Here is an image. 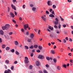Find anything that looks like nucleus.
Wrapping results in <instances>:
<instances>
[{"label":"nucleus","mask_w":73,"mask_h":73,"mask_svg":"<svg viewBox=\"0 0 73 73\" xmlns=\"http://www.w3.org/2000/svg\"><path fill=\"white\" fill-rule=\"evenodd\" d=\"M10 28V25H9L8 24H6L5 26H3L2 27V29L3 30H7V29H8L9 28Z\"/></svg>","instance_id":"nucleus-1"},{"label":"nucleus","mask_w":73,"mask_h":73,"mask_svg":"<svg viewBox=\"0 0 73 73\" xmlns=\"http://www.w3.org/2000/svg\"><path fill=\"white\" fill-rule=\"evenodd\" d=\"M25 58L26 59L25 60V62L26 63V64H28V63H29V59L27 57H25Z\"/></svg>","instance_id":"nucleus-2"},{"label":"nucleus","mask_w":73,"mask_h":73,"mask_svg":"<svg viewBox=\"0 0 73 73\" xmlns=\"http://www.w3.org/2000/svg\"><path fill=\"white\" fill-rule=\"evenodd\" d=\"M55 20H56V21L54 22V24L55 25H57V24L58 23V21H59V20H58V19L57 18H56L55 19Z\"/></svg>","instance_id":"nucleus-3"},{"label":"nucleus","mask_w":73,"mask_h":73,"mask_svg":"<svg viewBox=\"0 0 73 73\" xmlns=\"http://www.w3.org/2000/svg\"><path fill=\"white\" fill-rule=\"evenodd\" d=\"M38 58H40V59H41V60H42V59L44 58V56H43L42 55H39L38 56Z\"/></svg>","instance_id":"nucleus-4"},{"label":"nucleus","mask_w":73,"mask_h":73,"mask_svg":"<svg viewBox=\"0 0 73 73\" xmlns=\"http://www.w3.org/2000/svg\"><path fill=\"white\" fill-rule=\"evenodd\" d=\"M11 73V70L10 69H8L7 70H6L5 71L4 73Z\"/></svg>","instance_id":"nucleus-5"},{"label":"nucleus","mask_w":73,"mask_h":73,"mask_svg":"<svg viewBox=\"0 0 73 73\" xmlns=\"http://www.w3.org/2000/svg\"><path fill=\"white\" fill-rule=\"evenodd\" d=\"M44 17H46V15H44V16H42L41 17V18L42 19L43 21L45 22L46 21V18Z\"/></svg>","instance_id":"nucleus-6"},{"label":"nucleus","mask_w":73,"mask_h":73,"mask_svg":"<svg viewBox=\"0 0 73 73\" xmlns=\"http://www.w3.org/2000/svg\"><path fill=\"white\" fill-rule=\"evenodd\" d=\"M11 7L12 8V9H14L15 11H16V7L15 6H14L13 4L11 5Z\"/></svg>","instance_id":"nucleus-7"},{"label":"nucleus","mask_w":73,"mask_h":73,"mask_svg":"<svg viewBox=\"0 0 73 73\" xmlns=\"http://www.w3.org/2000/svg\"><path fill=\"white\" fill-rule=\"evenodd\" d=\"M28 25H24V29L25 30H27V29L28 28Z\"/></svg>","instance_id":"nucleus-8"},{"label":"nucleus","mask_w":73,"mask_h":73,"mask_svg":"<svg viewBox=\"0 0 73 73\" xmlns=\"http://www.w3.org/2000/svg\"><path fill=\"white\" fill-rule=\"evenodd\" d=\"M47 3L48 6H51V5H52V3L50 2V1H48Z\"/></svg>","instance_id":"nucleus-9"},{"label":"nucleus","mask_w":73,"mask_h":73,"mask_svg":"<svg viewBox=\"0 0 73 73\" xmlns=\"http://www.w3.org/2000/svg\"><path fill=\"white\" fill-rule=\"evenodd\" d=\"M0 35H4V32L2 30H1L0 31Z\"/></svg>","instance_id":"nucleus-10"},{"label":"nucleus","mask_w":73,"mask_h":73,"mask_svg":"<svg viewBox=\"0 0 73 73\" xmlns=\"http://www.w3.org/2000/svg\"><path fill=\"white\" fill-rule=\"evenodd\" d=\"M48 28L51 31H53L54 30V29H53V27L50 26L48 27Z\"/></svg>","instance_id":"nucleus-11"},{"label":"nucleus","mask_w":73,"mask_h":73,"mask_svg":"<svg viewBox=\"0 0 73 73\" xmlns=\"http://www.w3.org/2000/svg\"><path fill=\"white\" fill-rule=\"evenodd\" d=\"M46 59L47 60H52V58H49V57H46Z\"/></svg>","instance_id":"nucleus-12"},{"label":"nucleus","mask_w":73,"mask_h":73,"mask_svg":"<svg viewBox=\"0 0 73 73\" xmlns=\"http://www.w3.org/2000/svg\"><path fill=\"white\" fill-rule=\"evenodd\" d=\"M36 66H39V65H40V63H39V62L38 61H36Z\"/></svg>","instance_id":"nucleus-13"},{"label":"nucleus","mask_w":73,"mask_h":73,"mask_svg":"<svg viewBox=\"0 0 73 73\" xmlns=\"http://www.w3.org/2000/svg\"><path fill=\"white\" fill-rule=\"evenodd\" d=\"M32 10L34 12H35L36 10V8L35 7H33L32 9Z\"/></svg>","instance_id":"nucleus-14"},{"label":"nucleus","mask_w":73,"mask_h":73,"mask_svg":"<svg viewBox=\"0 0 73 73\" xmlns=\"http://www.w3.org/2000/svg\"><path fill=\"white\" fill-rule=\"evenodd\" d=\"M10 15L12 17H15V15H14V14L12 13H11Z\"/></svg>","instance_id":"nucleus-15"},{"label":"nucleus","mask_w":73,"mask_h":73,"mask_svg":"<svg viewBox=\"0 0 73 73\" xmlns=\"http://www.w3.org/2000/svg\"><path fill=\"white\" fill-rule=\"evenodd\" d=\"M50 53H52V54H54L55 53L54 50H51L50 51Z\"/></svg>","instance_id":"nucleus-16"},{"label":"nucleus","mask_w":73,"mask_h":73,"mask_svg":"<svg viewBox=\"0 0 73 73\" xmlns=\"http://www.w3.org/2000/svg\"><path fill=\"white\" fill-rule=\"evenodd\" d=\"M34 35L33 34H31L30 35V37H31V38H33V37H34Z\"/></svg>","instance_id":"nucleus-17"},{"label":"nucleus","mask_w":73,"mask_h":73,"mask_svg":"<svg viewBox=\"0 0 73 73\" xmlns=\"http://www.w3.org/2000/svg\"><path fill=\"white\" fill-rule=\"evenodd\" d=\"M57 69L58 70H61V67L59 66H58L57 67Z\"/></svg>","instance_id":"nucleus-18"},{"label":"nucleus","mask_w":73,"mask_h":73,"mask_svg":"<svg viewBox=\"0 0 73 73\" xmlns=\"http://www.w3.org/2000/svg\"><path fill=\"white\" fill-rule=\"evenodd\" d=\"M49 17H54V15H53L52 14H51L49 15Z\"/></svg>","instance_id":"nucleus-19"},{"label":"nucleus","mask_w":73,"mask_h":73,"mask_svg":"<svg viewBox=\"0 0 73 73\" xmlns=\"http://www.w3.org/2000/svg\"><path fill=\"white\" fill-rule=\"evenodd\" d=\"M38 48L40 49V50H42V46H38Z\"/></svg>","instance_id":"nucleus-20"},{"label":"nucleus","mask_w":73,"mask_h":73,"mask_svg":"<svg viewBox=\"0 0 73 73\" xmlns=\"http://www.w3.org/2000/svg\"><path fill=\"white\" fill-rule=\"evenodd\" d=\"M15 43L16 45H19V42L17 41H15Z\"/></svg>","instance_id":"nucleus-21"},{"label":"nucleus","mask_w":73,"mask_h":73,"mask_svg":"<svg viewBox=\"0 0 73 73\" xmlns=\"http://www.w3.org/2000/svg\"><path fill=\"white\" fill-rule=\"evenodd\" d=\"M5 46L6 45L5 44H3L2 46V47L3 49H4L5 48Z\"/></svg>","instance_id":"nucleus-22"},{"label":"nucleus","mask_w":73,"mask_h":73,"mask_svg":"<svg viewBox=\"0 0 73 73\" xmlns=\"http://www.w3.org/2000/svg\"><path fill=\"white\" fill-rule=\"evenodd\" d=\"M34 47L35 48H38V46L37 45H35L34 46Z\"/></svg>","instance_id":"nucleus-23"},{"label":"nucleus","mask_w":73,"mask_h":73,"mask_svg":"<svg viewBox=\"0 0 73 73\" xmlns=\"http://www.w3.org/2000/svg\"><path fill=\"white\" fill-rule=\"evenodd\" d=\"M33 68V66L32 65H30L29 67V69H32Z\"/></svg>","instance_id":"nucleus-24"},{"label":"nucleus","mask_w":73,"mask_h":73,"mask_svg":"<svg viewBox=\"0 0 73 73\" xmlns=\"http://www.w3.org/2000/svg\"><path fill=\"white\" fill-rule=\"evenodd\" d=\"M29 48H30V49H33V45H32L30 47H29Z\"/></svg>","instance_id":"nucleus-25"},{"label":"nucleus","mask_w":73,"mask_h":73,"mask_svg":"<svg viewBox=\"0 0 73 73\" xmlns=\"http://www.w3.org/2000/svg\"><path fill=\"white\" fill-rule=\"evenodd\" d=\"M5 62H6V63H7V64H9V61L8 60H6L5 61Z\"/></svg>","instance_id":"nucleus-26"},{"label":"nucleus","mask_w":73,"mask_h":73,"mask_svg":"<svg viewBox=\"0 0 73 73\" xmlns=\"http://www.w3.org/2000/svg\"><path fill=\"white\" fill-rule=\"evenodd\" d=\"M27 41L28 42H31V39L30 38H28V40H27Z\"/></svg>","instance_id":"nucleus-27"},{"label":"nucleus","mask_w":73,"mask_h":73,"mask_svg":"<svg viewBox=\"0 0 73 73\" xmlns=\"http://www.w3.org/2000/svg\"><path fill=\"white\" fill-rule=\"evenodd\" d=\"M10 49L9 47H7L6 48V50H9Z\"/></svg>","instance_id":"nucleus-28"},{"label":"nucleus","mask_w":73,"mask_h":73,"mask_svg":"<svg viewBox=\"0 0 73 73\" xmlns=\"http://www.w3.org/2000/svg\"><path fill=\"white\" fill-rule=\"evenodd\" d=\"M12 21L13 23H14L15 24H16V22L14 19L12 20Z\"/></svg>","instance_id":"nucleus-29"},{"label":"nucleus","mask_w":73,"mask_h":73,"mask_svg":"<svg viewBox=\"0 0 73 73\" xmlns=\"http://www.w3.org/2000/svg\"><path fill=\"white\" fill-rule=\"evenodd\" d=\"M16 54H17V55H19L20 54L19 53V52H18V51H16Z\"/></svg>","instance_id":"nucleus-30"},{"label":"nucleus","mask_w":73,"mask_h":73,"mask_svg":"<svg viewBox=\"0 0 73 73\" xmlns=\"http://www.w3.org/2000/svg\"><path fill=\"white\" fill-rule=\"evenodd\" d=\"M30 6L31 7H33L34 5L32 4H31L30 5Z\"/></svg>","instance_id":"nucleus-31"},{"label":"nucleus","mask_w":73,"mask_h":73,"mask_svg":"<svg viewBox=\"0 0 73 73\" xmlns=\"http://www.w3.org/2000/svg\"><path fill=\"white\" fill-rule=\"evenodd\" d=\"M63 66L65 68H66V64H64L63 65Z\"/></svg>","instance_id":"nucleus-32"},{"label":"nucleus","mask_w":73,"mask_h":73,"mask_svg":"<svg viewBox=\"0 0 73 73\" xmlns=\"http://www.w3.org/2000/svg\"><path fill=\"white\" fill-rule=\"evenodd\" d=\"M52 7L53 8H56V6L55 5H53L52 6Z\"/></svg>","instance_id":"nucleus-33"},{"label":"nucleus","mask_w":73,"mask_h":73,"mask_svg":"<svg viewBox=\"0 0 73 73\" xmlns=\"http://www.w3.org/2000/svg\"><path fill=\"white\" fill-rule=\"evenodd\" d=\"M21 31L22 32H24V29H21Z\"/></svg>","instance_id":"nucleus-34"},{"label":"nucleus","mask_w":73,"mask_h":73,"mask_svg":"<svg viewBox=\"0 0 73 73\" xmlns=\"http://www.w3.org/2000/svg\"><path fill=\"white\" fill-rule=\"evenodd\" d=\"M25 47L26 49H29V48H28V46H25Z\"/></svg>","instance_id":"nucleus-35"},{"label":"nucleus","mask_w":73,"mask_h":73,"mask_svg":"<svg viewBox=\"0 0 73 73\" xmlns=\"http://www.w3.org/2000/svg\"><path fill=\"white\" fill-rule=\"evenodd\" d=\"M60 18H61V20L62 21H64V19L62 18V17H60Z\"/></svg>","instance_id":"nucleus-36"},{"label":"nucleus","mask_w":73,"mask_h":73,"mask_svg":"<svg viewBox=\"0 0 73 73\" xmlns=\"http://www.w3.org/2000/svg\"><path fill=\"white\" fill-rule=\"evenodd\" d=\"M11 52L13 53L15 52V50L14 49H12V50H11Z\"/></svg>","instance_id":"nucleus-37"},{"label":"nucleus","mask_w":73,"mask_h":73,"mask_svg":"<svg viewBox=\"0 0 73 73\" xmlns=\"http://www.w3.org/2000/svg\"><path fill=\"white\" fill-rule=\"evenodd\" d=\"M36 52H37L38 53H40V52H41V51H40V50H36Z\"/></svg>","instance_id":"nucleus-38"},{"label":"nucleus","mask_w":73,"mask_h":73,"mask_svg":"<svg viewBox=\"0 0 73 73\" xmlns=\"http://www.w3.org/2000/svg\"><path fill=\"white\" fill-rule=\"evenodd\" d=\"M73 60L72 59H70V62H71V63H73Z\"/></svg>","instance_id":"nucleus-39"},{"label":"nucleus","mask_w":73,"mask_h":73,"mask_svg":"<svg viewBox=\"0 0 73 73\" xmlns=\"http://www.w3.org/2000/svg\"><path fill=\"white\" fill-rule=\"evenodd\" d=\"M53 61H54V63H56V61L57 60H56V59H54Z\"/></svg>","instance_id":"nucleus-40"},{"label":"nucleus","mask_w":73,"mask_h":73,"mask_svg":"<svg viewBox=\"0 0 73 73\" xmlns=\"http://www.w3.org/2000/svg\"><path fill=\"white\" fill-rule=\"evenodd\" d=\"M52 15H55V14L54 13V11H53L52 12Z\"/></svg>","instance_id":"nucleus-41"},{"label":"nucleus","mask_w":73,"mask_h":73,"mask_svg":"<svg viewBox=\"0 0 73 73\" xmlns=\"http://www.w3.org/2000/svg\"><path fill=\"white\" fill-rule=\"evenodd\" d=\"M63 27L64 28H65V27H66V25L65 24H64L63 25Z\"/></svg>","instance_id":"nucleus-42"},{"label":"nucleus","mask_w":73,"mask_h":73,"mask_svg":"<svg viewBox=\"0 0 73 73\" xmlns=\"http://www.w3.org/2000/svg\"><path fill=\"white\" fill-rule=\"evenodd\" d=\"M43 72L44 73H48V72L46 70H44L43 71Z\"/></svg>","instance_id":"nucleus-43"},{"label":"nucleus","mask_w":73,"mask_h":73,"mask_svg":"<svg viewBox=\"0 0 73 73\" xmlns=\"http://www.w3.org/2000/svg\"><path fill=\"white\" fill-rule=\"evenodd\" d=\"M69 41H70L71 42H72V41H73V40L72 39H71L70 38H69Z\"/></svg>","instance_id":"nucleus-44"},{"label":"nucleus","mask_w":73,"mask_h":73,"mask_svg":"<svg viewBox=\"0 0 73 73\" xmlns=\"http://www.w3.org/2000/svg\"><path fill=\"white\" fill-rule=\"evenodd\" d=\"M46 66L47 68H49V65L48 64H47L46 65Z\"/></svg>","instance_id":"nucleus-45"},{"label":"nucleus","mask_w":73,"mask_h":73,"mask_svg":"<svg viewBox=\"0 0 73 73\" xmlns=\"http://www.w3.org/2000/svg\"><path fill=\"white\" fill-rule=\"evenodd\" d=\"M14 64H17V61H15L14 62Z\"/></svg>","instance_id":"nucleus-46"},{"label":"nucleus","mask_w":73,"mask_h":73,"mask_svg":"<svg viewBox=\"0 0 73 73\" xmlns=\"http://www.w3.org/2000/svg\"><path fill=\"white\" fill-rule=\"evenodd\" d=\"M54 27L55 28V29H57V26L56 25H55Z\"/></svg>","instance_id":"nucleus-47"},{"label":"nucleus","mask_w":73,"mask_h":73,"mask_svg":"<svg viewBox=\"0 0 73 73\" xmlns=\"http://www.w3.org/2000/svg\"><path fill=\"white\" fill-rule=\"evenodd\" d=\"M29 32H26V35L27 36H28V35H29Z\"/></svg>","instance_id":"nucleus-48"},{"label":"nucleus","mask_w":73,"mask_h":73,"mask_svg":"<svg viewBox=\"0 0 73 73\" xmlns=\"http://www.w3.org/2000/svg\"><path fill=\"white\" fill-rule=\"evenodd\" d=\"M14 68V66H12L11 67V70H13V69Z\"/></svg>","instance_id":"nucleus-49"},{"label":"nucleus","mask_w":73,"mask_h":73,"mask_svg":"<svg viewBox=\"0 0 73 73\" xmlns=\"http://www.w3.org/2000/svg\"><path fill=\"white\" fill-rule=\"evenodd\" d=\"M13 34V33L12 32H11L9 33V35H12Z\"/></svg>","instance_id":"nucleus-50"},{"label":"nucleus","mask_w":73,"mask_h":73,"mask_svg":"<svg viewBox=\"0 0 73 73\" xmlns=\"http://www.w3.org/2000/svg\"><path fill=\"white\" fill-rule=\"evenodd\" d=\"M31 57H33V53H31Z\"/></svg>","instance_id":"nucleus-51"},{"label":"nucleus","mask_w":73,"mask_h":73,"mask_svg":"<svg viewBox=\"0 0 73 73\" xmlns=\"http://www.w3.org/2000/svg\"><path fill=\"white\" fill-rule=\"evenodd\" d=\"M2 41H3L2 40V39H1V38H0V42L1 43V42H2Z\"/></svg>","instance_id":"nucleus-52"},{"label":"nucleus","mask_w":73,"mask_h":73,"mask_svg":"<svg viewBox=\"0 0 73 73\" xmlns=\"http://www.w3.org/2000/svg\"><path fill=\"white\" fill-rule=\"evenodd\" d=\"M50 37H53V35L51 34H50Z\"/></svg>","instance_id":"nucleus-53"},{"label":"nucleus","mask_w":73,"mask_h":73,"mask_svg":"<svg viewBox=\"0 0 73 73\" xmlns=\"http://www.w3.org/2000/svg\"><path fill=\"white\" fill-rule=\"evenodd\" d=\"M61 25L59 24L58 26L59 28H60H60H61Z\"/></svg>","instance_id":"nucleus-54"},{"label":"nucleus","mask_w":73,"mask_h":73,"mask_svg":"<svg viewBox=\"0 0 73 73\" xmlns=\"http://www.w3.org/2000/svg\"><path fill=\"white\" fill-rule=\"evenodd\" d=\"M46 13H47V14H49V11H46Z\"/></svg>","instance_id":"nucleus-55"},{"label":"nucleus","mask_w":73,"mask_h":73,"mask_svg":"<svg viewBox=\"0 0 73 73\" xmlns=\"http://www.w3.org/2000/svg\"><path fill=\"white\" fill-rule=\"evenodd\" d=\"M32 52H33V53L35 52V50L34 49L32 50Z\"/></svg>","instance_id":"nucleus-56"},{"label":"nucleus","mask_w":73,"mask_h":73,"mask_svg":"<svg viewBox=\"0 0 73 73\" xmlns=\"http://www.w3.org/2000/svg\"><path fill=\"white\" fill-rule=\"evenodd\" d=\"M63 42H64V43H65V42H66V40H65V39H64L63 40Z\"/></svg>","instance_id":"nucleus-57"},{"label":"nucleus","mask_w":73,"mask_h":73,"mask_svg":"<svg viewBox=\"0 0 73 73\" xmlns=\"http://www.w3.org/2000/svg\"><path fill=\"white\" fill-rule=\"evenodd\" d=\"M68 2L69 3H71L72 2V0H68Z\"/></svg>","instance_id":"nucleus-58"},{"label":"nucleus","mask_w":73,"mask_h":73,"mask_svg":"<svg viewBox=\"0 0 73 73\" xmlns=\"http://www.w3.org/2000/svg\"><path fill=\"white\" fill-rule=\"evenodd\" d=\"M15 16L17 15V13H16V12L15 11Z\"/></svg>","instance_id":"nucleus-59"},{"label":"nucleus","mask_w":73,"mask_h":73,"mask_svg":"<svg viewBox=\"0 0 73 73\" xmlns=\"http://www.w3.org/2000/svg\"><path fill=\"white\" fill-rule=\"evenodd\" d=\"M68 56H72V54L71 53H69L68 54Z\"/></svg>","instance_id":"nucleus-60"},{"label":"nucleus","mask_w":73,"mask_h":73,"mask_svg":"<svg viewBox=\"0 0 73 73\" xmlns=\"http://www.w3.org/2000/svg\"><path fill=\"white\" fill-rule=\"evenodd\" d=\"M23 8H25V5H23Z\"/></svg>","instance_id":"nucleus-61"},{"label":"nucleus","mask_w":73,"mask_h":73,"mask_svg":"<svg viewBox=\"0 0 73 73\" xmlns=\"http://www.w3.org/2000/svg\"><path fill=\"white\" fill-rule=\"evenodd\" d=\"M47 31H48V32H51V31L50 30L48 29H47Z\"/></svg>","instance_id":"nucleus-62"},{"label":"nucleus","mask_w":73,"mask_h":73,"mask_svg":"<svg viewBox=\"0 0 73 73\" xmlns=\"http://www.w3.org/2000/svg\"><path fill=\"white\" fill-rule=\"evenodd\" d=\"M71 28L73 30V26H70Z\"/></svg>","instance_id":"nucleus-63"},{"label":"nucleus","mask_w":73,"mask_h":73,"mask_svg":"<svg viewBox=\"0 0 73 73\" xmlns=\"http://www.w3.org/2000/svg\"><path fill=\"white\" fill-rule=\"evenodd\" d=\"M38 72H39V73H42V71H38Z\"/></svg>","instance_id":"nucleus-64"}]
</instances>
